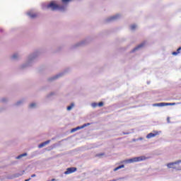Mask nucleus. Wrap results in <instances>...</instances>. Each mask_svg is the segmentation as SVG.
Segmentation results:
<instances>
[{"label": "nucleus", "mask_w": 181, "mask_h": 181, "mask_svg": "<svg viewBox=\"0 0 181 181\" xmlns=\"http://www.w3.org/2000/svg\"><path fill=\"white\" fill-rule=\"evenodd\" d=\"M47 8L51 9V11H64L65 9L64 6L59 5L54 2L49 3Z\"/></svg>", "instance_id": "f257e3e1"}, {"label": "nucleus", "mask_w": 181, "mask_h": 181, "mask_svg": "<svg viewBox=\"0 0 181 181\" xmlns=\"http://www.w3.org/2000/svg\"><path fill=\"white\" fill-rule=\"evenodd\" d=\"M145 159H146V157H145V156L135 157V158L128 160V162L129 163H133L134 162H141L142 160H145Z\"/></svg>", "instance_id": "f03ea898"}, {"label": "nucleus", "mask_w": 181, "mask_h": 181, "mask_svg": "<svg viewBox=\"0 0 181 181\" xmlns=\"http://www.w3.org/2000/svg\"><path fill=\"white\" fill-rule=\"evenodd\" d=\"M179 163H181V160H177L173 163H170L167 164V166L169 169L173 168V169H176V167H175V165H179Z\"/></svg>", "instance_id": "7ed1b4c3"}, {"label": "nucleus", "mask_w": 181, "mask_h": 181, "mask_svg": "<svg viewBox=\"0 0 181 181\" xmlns=\"http://www.w3.org/2000/svg\"><path fill=\"white\" fill-rule=\"evenodd\" d=\"M88 125H91V123H86L83 124L81 127H78L71 129V132H76V131H78V129H83V128H86V127H88Z\"/></svg>", "instance_id": "20e7f679"}, {"label": "nucleus", "mask_w": 181, "mask_h": 181, "mask_svg": "<svg viewBox=\"0 0 181 181\" xmlns=\"http://www.w3.org/2000/svg\"><path fill=\"white\" fill-rule=\"evenodd\" d=\"M77 170V168H69L66 169V171L64 172V175H70L71 173H74Z\"/></svg>", "instance_id": "39448f33"}, {"label": "nucleus", "mask_w": 181, "mask_h": 181, "mask_svg": "<svg viewBox=\"0 0 181 181\" xmlns=\"http://www.w3.org/2000/svg\"><path fill=\"white\" fill-rule=\"evenodd\" d=\"M175 103H156L153 105V107H166L167 105H175Z\"/></svg>", "instance_id": "423d86ee"}, {"label": "nucleus", "mask_w": 181, "mask_h": 181, "mask_svg": "<svg viewBox=\"0 0 181 181\" xmlns=\"http://www.w3.org/2000/svg\"><path fill=\"white\" fill-rule=\"evenodd\" d=\"M156 135H159V132L154 131L153 133H149L148 134H147L146 138L147 139H151V138H155Z\"/></svg>", "instance_id": "0eeeda50"}, {"label": "nucleus", "mask_w": 181, "mask_h": 181, "mask_svg": "<svg viewBox=\"0 0 181 181\" xmlns=\"http://www.w3.org/2000/svg\"><path fill=\"white\" fill-rule=\"evenodd\" d=\"M48 144H50V140L46 141L39 144L38 148H43V146H46V145H48Z\"/></svg>", "instance_id": "6e6552de"}, {"label": "nucleus", "mask_w": 181, "mask_h": 181, "mask_svg": "<svg viewBox=\"0 0 181 181\" xmlns=\"http://www.w3.org/2000/svg\"><path fill=\"white\" fill-rule=\"evenodd\" d=\"M145 46V42H142L141 44L139 45L137 47H136L134 49L133 52H135L136 50H138Z\"/></svg>", "instance_id": "1a4fd4ad"}, {"label": "nucleus", "mask_w": 181, "mask_h": 181, "mask_svg": "<svg viewBox=\"0 0 181 181\" xmlns=\"http://www.w3.org/2000/svg\"><path fill=\"white\" fill-rule=\"evenodd\" d=\"M28 16H30V18H31L32 19L36 18L37 16V14L33 13V12H28Z\"/></svg>", "instance_id": "9d476101"}, {"label": "nucleus", "mask_w": 181, "mask_h": 181, "mask_svg": "<svg viewBox=\"0 0 181 181\" xmlns=\"http://www.w3.org/2000/svg\"><path fill=\"white\" fill-rule=\"evenodd\" d=\"M125 168V165H119L118 167L115 168L114 169V172H117V170H119V169H122Z\"/></svg>", "instance_id": "9b49d317"}, {"label": "nucleus", "mask_w": 181, "mask_h": 181, "mask_svg": "<svg viewBox=\"0 0 181 181\" xmlns=\"http://www.w3.org/2000/svg\"><path fill=\"white\" fill-rule=\"evenodd\" d=\"M180 50H181V47H180L177 49V52H173L172 53V54L173 56H177V54H179V53H180Z\"/></svg>", "instance_id": "f8f14e48"}, {"label": "nucleus", "mask_w": 181, "mask_h": 181, "mask_svg": "<svg viewBox=\"0 0 181 181\" xmlns=\"http://www.w3.org/2000/svg\"><path fill=\"white\" fill-rule=\"evenodd\" d=\"M118 18V16H115L113 17H110L109 19H107V22H110V21H114Z\"/></svg>", "instance_id": "ddd939ff"}, {"label": "nucleus", "mask_w": 181, "mask_h": 181, "mask_svg": "<svg viewBox=\"0 0 181 181\" xmlns=\"http://www.w3.org/2000/svg\"><path fill=\"white\" fill-rule=\"evenodd\" d=\"M26 155H28L26 153H23V154L18 156L16 158V159H21V158H23V156H26Z\"/></svg>", "instance_id": "4468645a"}, {"label": "nucleus", "mask_w": 181, "mask_h": 181, "mask_svg": "<svg viewBox=\"0 0 181 181\" xmlns=\"http://www.w3.org/2000/svg\"><path fill=\"white\" fill-rule=\"evenodd\" d=\"M73 0H62V2L63 4H69V2H71Z\"/></svg>", "instance_id": "2eb2a0df"}, {"label": "nucleus", "mask_w": 181, "mask_h": 181, "mask_svg": "<svg viewBox=\"0 0 181 181\" xmlns=\"http://www.w3.org/2000/svg\"><path fill=\"white\" fill-rule=\"evenodd\" d=\"M73 107H74V103L71 104V105L67 107V110L70 111V110H71V108H73Z\"/></svg>", "instance_id": "dca6fc26"}, {"label": "nucleus", "mask_w": 181, "mask_h": 181, "mask_svg": "<svg viewBox=\"0 0 181 181\" xmlns=\"http://www.w3.org/2000/svg\"><path fill=\"white\" fill-rule=\"evenodd\" d=\"M59 77H60V75H57L56 76H54V77L50 78L49 81L56 80V78H59Z\"/></svg>", "instance_id": "f3484780"}, {"label": "nucleus", "mask_w": 181, "mask_h": 181, "mask_svg": "<svg viewBox=\"0 0 181 181\" xmlns=\"http://www.w3.org/2000/svg\"><path fill=\"white\" fill-rule=\"evenodd\" d=\"M131 29H132V30H134V29H136V25H132L131 26Z\"/></svg>", "instance_id": "a211bd4d"}, {"label": "nucleus", "mask_w": 181, "mask_h": 181, "mask_svg": "<svg viewBox=\"0 0 181 181\" xmlns=\"http://www.w3.org/2000/svg\"><path fill=\"white\" fill-rule=\"evenodd\" d=\"M98 107H103L104 105V103L103 102H100L98 104Z\"/></svg>", "instance_id": "6ab92c4d"}, {"label": "nucleus", "mask_w": 181, "mask_h": 181, "mask_svg": "<svg viewBox=\"0 0 181 181\" xmlns=\"http://www.w3.org/2000/svg\"><path fill=\"white\" fill-rule=\"evenodd\" d=\"M33 107H36V104H35V103H31V104L30 105V108H33Z\"/></svg>", "instance_id": "aec40b11"}, {"label": "nucleus", "mask_w": 181, "mask_h": 181, "mask_svg": "<svg viewBox=\"0 0 181 181\" xmlns=\"http://www.w3.org/2000/svg\"><path fill=\"white\" fill-rule=\"evenodd\" d=\"M13 59H17L18 58V54H14L12 57Z\"/></svg>", "instance_id": "412c9836"}, {"label": "nucleus", "mask_w": 181, "mask_h": 181, "mask_svg": "<svg viewBox=\"0 0 181 181\" xmlns=\"http://www.w3.org/2000/svg\"><path fill=\"white\" fill-rule=\"evenodd\" d=\"M97 105H98V104H97V103L92 104V107H93V108H95V107H97Z\"/></svg>", "instance_id": "4be33fe9"}, {"label": "nucleus", "mask_w": 181, "mask_h": 181, "mask_svg": "<svg viewBox=\"0 0 181 181\" xmlns=\"http://www.w3.org/2000/svg\"><path fill=\"white\" fill-rule=\"evenodd\" d=\"M98 156H104V153L98 154Z\"/></svg>", "instance_id": "5701e85b"}, {"label": "nucleus", "mask_w": 181, "mask_h": 181, "mask_svg": "<svg viewBox=\"0 0 181 181\" xmlns=\"http://www.w3.org/2000/svg\"><path fill=\"white\" fill-rule=\"evenodd\" d=\"M36 177V175L33 174L31 175V177Z\"/></svg>", "instance_id": "b1692460"}, {"label": "nucleus", "mask_w": 181, "mask_h": 181, "mask_svg": "<svg viewBox=\"0 0 181 181\" xmlns=\"http://www.w3.org/2000/svg\"><path fill=\"white\" fill-rule=\"evenodd\" d=\"M56 180L54 178H53L52 180H51V181H55Z\"/></svg>", "instance_id": "393cba45"}, {"label": "nucleus", "mask_w": 181, "mask_h": 181, "mask_svg": "<svg viewBox=\"0 0 181 181\" xmlns=\"http://www.w3.org/2000/svg\"><path fill=\"white\" fill-rule=\"evenodd\" d=\"M21 102H18L17 104L19 105Z\"/></svg>", "instance_id": "a878e982"}, {"label": "nucleus", "mask_w": 181, "mask_h": 181, "mask_svg": "<svg viewBox=\"0 0 181 181\" xmlns=\"http://www.w3.org/2000/svg\"><path fill=\"white\" fill-rule=\"evenodd\" d=\"M2 101H3V102L5 101V99H2Z\"/></svg>", "instance_id": "bb28decb"}]
</instances>
